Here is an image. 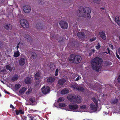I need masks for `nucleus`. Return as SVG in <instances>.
<instances>
[{"label":"nucleus","mask_w":120,"mask_h":120,"mask_svg":"<svg viewBox=\"0 0 120 120\" xmlns=\"http://www.w3.org/2000/svg\"><path fill=\"white\" fill-rule=\"evenodd\" d=\"M96 38L95 37L92 38L90 39V40L91 41H93L96 40Z\"/></svg>","instance_id":"42"},{"label":"nucleus","mask_w":120,"mask_h":120,"mask_svg":"<svg viewBox=\"0 0 120 120\" xmlns=\"http://www.w3.org/2000/svg\"><path fill=\"white\" fill-rule=\"evenodd\" d=\"M102 60L101 59L98 57H96L92 61L91 65L92 68L97 71H98L101 69V63Z\"/></svg>","instance_id":"2"},{"label":"nucleus","mask_w":120,"mask_h":120,"mask_svg":"<svg viewBox=\"0 0 120 120\" xmlns=\"http://www.w3.org/2000/svg\"><path fill=\"white\" fill-rule=\"evenodd\" d=\"M24 39L27 40V41L29 42H31L32 41V39L30 36L28 35H25L24 36Z\"/></svg>","instance_id":"16"},{"label":"nucleus","mask_w":120,"mask_h":120,"mask_svg":"<svg viewBox=\"0 0 120 120\" xmlns=\"http://www.w3.org/2000/svg\"><path fill=\"white\" fill-rule=\"evenodd\" d=\"M42 75L39 72L37 73L35 75V78L37 79H38L41 78V76Z\"/></svg>","instance_id":"21"},{"label":"nucleus","mask_w":120,"mask_h":120,"mask_svg":"<svg viewBox=\"0 0 120 120\" xmlns=\"http://www.w3.org/2000/svg\"><path fill=\"white\" fill-rule=\"evenodd\" d=\"M65 2L67 3H71V0H62Z\"/></svg>","instance_id":"36"},{"label":"nucleus","mask_w":120,"mask_h":120,"mask_svg":"<svg viewBox=\"0 0 120 120\" xmlns=\"http://www.w3.org/2000/svg\"><path fill=\"white\" fill-rule=\"evenodd\" d=\"M45 86H44L42 88V92L44 94H46L48 93L50 90V88L48 86H46L45 88Z\"/></svg>","instance_id":"11"},{"label":"nucleus","mask_w":120,"mask_h":120,"mask_svg":"<svg viewBox=\"0 0 120 120\" xmlns=\"http://www.w3.org/2000/svg\"><path fill=\"white\" fill-rule=\"evenodd\" d=\"M50 37H51V38H52L54 39V37L53 36H52V35H51L50 36Z\"/></svg>","instance_id":"57"},{"label":"nucleus","mask_w":120,"mask_h":120,"mask_svg":"<svg viewBox=\"0 0 120 120\" xmlns=\"http://www.w3.org/2000/svg\"><path fill=\"white\" fill-rule=\"evenodd\" d=\"M64 100V98L63 97H60L58 98L57 100V102H59L63 101Z\"/></svg>","instance_id":"26"},{"label":"nucleus","mask_w":120,"mask_h":120,"mask_svg":"<svg viewBox=\"0 0 120 120\" xmlns=\"http://www.w3.org/2000/svg\"><path fill=\"white\" fill-rule=\"evenodd\" d=\"M3 26L5 29L8 30H11L12 28V25L9 23H5L3 24Z\"/></svg>","instance_id":"10"},{"label":"nucleus","mask_w":120,"mask_h":120,"mask_svg":"<svg viewBox=\"0 0 120 120\" xmlns=\"http://www.w3.org/2000/svg\"><path fill=\"white\" fill-rule=\"evenodd\" d=\"M20 87V85L19 84H17L15 85V88L16 89H18Z\"/></svg>","instance_id":"31"},{"label":"nucleus","mask_w":120,"mask_h":120,"mask_svg":"<svg viewBox=\"0 0 120 120\" xmlns=\"http://www.w3.org/2000/svg\"><path fill=\"white\" fill-rule=\"evenodd\" d=\"M59 24L61 28L63 29H66L68 27V23L67 22L64 21L60 22Z\"/></svg>","instance_id":"7"},{"label":"nucleus","mask_w":120,"mask_h":120,"mask_svg":"<svg viewBox=\"0 0 120 120\" xmlns=\"http://www.w3.org/2000/svg\"><path fill=\"white\" fill-rule=\"evenodd\" d=\"M26 59L25 58L22 57L20 59L19 61V64L21 66L23 65L26 62Z\"/></svg>","instance_id":"14"},{"label":"nucleus","mask_w":120,"mask_h":120,"mask_svg":"<svg viewBox=\"0 0 120 120\" xmlns=\"http://www.w3.org/2000/svg\"><path fill=\"white\" fill-rule=\"evenodd\" d=\"M77 35L80 39H83L86 37L85 34L83 32H78L77 34Z\"/></svg>","instance_id":"12"},{"label":"nucleus","mask_w":120,"mask_h":120,"mask_svg":"<svg viewBox=\"0 0 120 120\" xmlns=\"http://www.w3.org/2000/svg\"><path fill=\"white\" fill-rule=\"evenodd\" d=\"M69 109L74 110L78 109L79 108L78 106L77 105H69Z\"/></svg>","instance_id":"13"},{"label":"nucleus","mask_w":120,"mask_h":120,"mask_svg":"<svg viewBox=\"0 0 120 120\" xmlns=\"http://www.w3.org/2000/svg\"><path fill=\"white\" fill-rule=\"evenodd\" d=\"M20 52L19 51L17 50L15 52L13 56L15 57H17L20 55Z\"/></svg>","instance_id":"22"},{"label":"nucleus","mask_w":120,"mask_h":120,"mask_svg":"<svg viewBox=\"0 0 120 120\" xmlns=\"http://www.w3.org/2000/svg\"><path fill=\"white\" fill-rule=\"evenodd\" d=\"M116 56L117 58L118 59H120V57H119V55H118V54H117V52H116Z\"/></svg>","instance_id":"49"},{"label":"nucleus","mask_w":120,"mask_h":120,"mask_svg":"<svg viewBox=\"0 0 120 120\" xmlns=\"http://www.w3.org/2000/svg\"><path fill=\"white\" fill-rule=\"evenodd\" d=\"M29 100L32 103L34 102L35 101V99L33 98H30Z\"/></svg>","instance_id":"34"},{"label":"nucleus","mask_w":120,"mask_h":120,"mask_svg":"<svg viewBox=\"0 0 120 120\" xmlns=\"http://www.w3.org/2000/svg\"><path fill=\"white\" fill-rule=\"evenodd\" d=\"M92 100L96 104V106L92 104H91L90 105V108L91 110L94 111H96L97 110V108L98 107V104L97 103L98 100L94 98H93Z\"/></svg>","instance_id":"5"},{"label":"nucleus","mask_w":120,"mask_h":120,"mask_svg":"<svg viewBox=\"0 0 120 120\" xmlns=\"http://www.w3.org/2000/svg\"><path fill=\"white\" fill-rule=\"evenodd\" d=\"M119 20V16H116L115 18V22H116Z\"/></svg>","instance_id":"41"},{"label":"nucleus","mask_w":120,"mask_h":120,"mask_svg":"<svg viewBox=\"0 0 120 120\" xmlns=\"http://www.w3.org/2000/svg\"><path fill=\"white\" fill-rule=\"evenodd\" d=\"M71 87L73 88L74 89H77L79 91H82L84 90V88H83L77 85L76 84L71 85Z\"/></svg>","instance_id":"8"},{"label":"nucleus","mask_w":120,"mask_h":120,"mask_svg":"<svg viewBox=\"0 0 120 120\" xmlns=\"http://www.w3.org/2000/svg\"><path fill=\"white\" fill-rule=\"evenodd\" d=\"M20 23L21 26L24 28H27L29 26L28 21L25 19H21L20 21Z\"/></svg>","instance_id":"6"},{"label":"nucleus","mask_w":120,"mask_h":120,"mask_svg":"<svg viewBox=\"0 0 120 120\" xmlns=\"http://www.w3.org/2000/svg\"><path fill=\"white\" fill-rule=\"evenodd\" d=\"M81 59V57L79 55H75L72 54L69 57V60L70 62L75 64L79 63Z\"/></svg>","instance_id":"3"},{"label":"nucleus","mask_w":120,"mask_h":120,"mask_svg":"<svg viewBox=\"0 0 120 120\" xmlns=\"http://www.w3.org/2000/svg\"><path fill=\"white\" fill-rule=\"evenodd\" d=\"M2 45V44L1 41H0V48L1 46Z\"/></svg>","instance_id":"55"},{"label":"nucleus","mask_w":120,"mask_h":120,"mask_svg":"<svg viewBox=\"0 0 120 120\" xmlns=\"http://www.w3.org/2000/svg\"><path fill=\"white\" fill-rule=\"evenodd\" d=\"M24 82L27 84H30L31 82V79L29 77H27L25 79Z\"/></svg>","instance_id":"19"},{"label":"nucleus","mask_w":120,"mask_h":120,"mask_svg":"<svg viewBox=\"0 0 120 120\" xmlns=\"http://www.w3.org/2000/svg\"><path fill=\"white\" fill-rule=\"evenodd\" d=\"M23 44V43L19 42L18 44V45H19V46L20 47L21 46H22Z\"/></svg>","instance_id":"43"},{"label":"nucleus","mask_w":120,"mask_h":120,"mask_svg":"<svg viewBox=\"0 0 120 120\" xmlns=\"http://www.w3.org/2000/svg\"><path fill=\"white\" fill-rule=\"evenodd\" d=\"M107 50L108 51V52H110V50L109 49V48H107Z\"/></svg>","instance_id":"60"},{"label":"nucleus","mask_w":120,"mask_h":120,"mask_svg":"<svg viewBox=\"0 0 120 120\" xmlns=\"http://www.w3.org/2000/svg\"><path fill=\"white\" fill-rule=\"evenodd\" d=\"M99 35L101 37L102 39L105 40L106 39V37L105 35V33L103 31L99 32Z\"/></svg>","instance_id":"15"},{"label":"nucleus","mask_w":120,"mask_h":120,"mask_svg":"<svg viewBox=\"0 0 120 120\" xmlns=\"http://www.w3.org/2000/svg\"><path fill=\"white\" fill-rule=\"evenodd\" d=\"M69 92V90L65 88L62 90L61 92V94H65L68 93Z\"/></svg>","instance_id":"20"},{"label":"nucleus","mask_w":120,"mask_h":120,"mask_svg":"<svg viewBox=\"0 0 120 120\" xmlns=\"http://www.w3.org/2000/svg\"><path fill=\"white\" fill-rule=\"evenodd\" d=\"M104 53H106L107 54H110V52H104Z\"/></svg>","instance_id":"53"},{"label":"nucleus","mask_w":120,"mask_h":120,"mask_svg":"<svg viewBox=\"0 0 120 120\" xmlns=\"http://www.w3.org/2000/svg\"><path fill=\"white\" fill-rule=\"evenodd\" d=\"M19 78V76L17 75H15L12 77L11 79V81L12 82L16 81Z\"/></svg>","instance_id":"18"},{"label":"nucleus","mask_w":120,"mask_h":120,"mask_svg":"<svg viewBox=\"0 0 120 120\" xmlns=\"http://www.w3.org/2000/svg\"><path fill=\"white\" fill-rule=\"evenodd\" d=\"M59 105L61 107H64L66 106L67 105L65 103H60L59 104Z\"/></svg>","instance_id":"30"},{"label":"nucleus","mask_w":120,"mask_h":120,"mask_svg":"<svg viewBox=\"0 0 120 120\" xmlns=\"http://www.w3.org/2000/svg\"><path fill=\"white\" fill-rule=\"evenodd\" d=\"M39 1H40V3H41V0H39Z\"/></svg>","instance_id":"61"},{"label":"nucleus","mask_w":120,"mask_h":120,"mask_svg":"<svg viewBox=\"0 0 120 120\" xmlns=\"http://www.w3.org/2000/svg\"><path fill=\"white\" fill-rule=\"evenodd\" d=\"M50 68L51 70L52 71L54 69V66L53 65H51L50 66Z\"/></svg>","instance_id":"38"},{"label":"nucleus","mask_w":120,"mask_h":120,"mask_svg":"<svg viewBox=\"0 0 120 120\" xmlns=\"http://www.w3.org/2000/svg\"><path fill=\"white\" fill-rule=\"evenodd\" d=\"M32 91V89L31 88H30L28 90V91L26 92V94H29Z\"/></svg>","instance_id":"37"},{"label":"nucleus","mask_w":120,"mask_h":120,"mask_svg":"<svg viewBox=\"0 0 120 120\" xmlns=\"http://www.w3.org/2000/svg\"><path fill=\"white\" fill-rule=\"evenodd\" d=\"M10 108H12V109H14L15 108H14L13 106L11 104L10 105Z\"/></svg>","instance_id":"52"},{"label":"nucleus","mask_w":120,"mask_h":120,"mask_svg":"<svg viewBox=\"0 0 120 120\" xmlns=\"http://www.w3.org/2000/svg\"><path fill=\"white\" fill-rule=\"evenodd\" d=\"M1 94H0V97H1Z\"/></svg>","instance_id":"64"},{"label":"nucleus","mask_w":120,"mask_h":120,"mask_svg":"<svg viewBox=\"0 0 120 120\" xmlns=\"http://www.w3.org/2000/svg\"><path fill=\"white\" fill-rule=\"evenodd\" d=\"M19 45H18H18H17V50H18V48H19Z\"/></svg>","instance_id":"56"},{"label":"nucleus","mask_w":120,"mask_h":120,"mask_svg":"<svg viewBox=\"0 0 120 120\" xmlns=\"http://www.w3.org/2000/svg\"><path fill=\"white\" fill-rule=\"evenodd\" d=\"M5 0H0V4H2L3 3Z\"/></svg>","instance_id":"51"},{"label":"nucleus","mask_w":120,"mask_h":120,"mask_svg":"<svg viewBox=\"0 0 120 120\" xmlns=\"http://www.w3.org/2000/svg\"><path fill=\"white\" fill-rule=\"evenodd\" d=\"M10 57V55H8V57Z\"/></svg>","instance_id":"63"},{"label":"nucleus","mask_w":120,"mask_h":120,"mask_svg":"<svg viewBox=\"0 0 120 120\" xmlns=\"http://www.w3.org/2000/svg\"><path fill=\"white\" fill-rule=\"evenodd\" d=\"M63 38L61 37H60L58 41L59 42L62 41L63 40Z\"/></svg>","instance_id":"46"},{"label":"nucleus","mask_w":120,"mask_h":120,"mask_svg":"<svg viewBox=\"0 0 120 120\" xmlns=\"http://www.w3.org/2000/svg\"><path fill=\"white\" fill-rule=\"evenodd\" d=\"M69 100L71 102H76L79 103L81 102V99L80 97L76 96L75 95H69L67 97Z\"/></svg>","instance_id":"4"},{"label":"nucleus","mask_w":120,"mask_h":120,"mask_svg":"<svg viewBox=\"0 0 120 120\" xmlns=\"http://www.w3.org/2000/svg\"><path fill=\"white\" fill-rule=\"evenodd\" d=\"M15 111L16 112V114L17 115L19 114V113L22 114H23V112H22V110H17Z\"/></svg>","instance_id":"28"},{"label":"nucleus","mask_w":120,"mask_h":120,"mask_svg":"<svg viewBox=\"0 0 120 120\" xmlns=\"http://www.w3.org/2000/svg\"><path fill=\"white\" fill-rule=\"evenodd\" d=\"M116 22L119 25H120V20Z\"/></svg>","instance_id":"48"},{"label":"nucleus","mask_w":120,"mask_h":120,"mask_svg":"<svg viewBox=\"0 0 120 120\" xmlns=\"http://www.w3.org/2000/svg\"><path fill=\"white\" fill-rule=\"evenodd\" d=\"M4 91L7 94H9V93H8V92L6 90H4Z\"/></svg>","instance_id":"58"},{"label":"nucleus","mask_w":120,"mask_h":120,"mask_svg":"<svg viewBox=\"0 0 120 120\" xmlns=\"http://www.w3.org/2000/svg\"><path fill=\"white\" fill-rule=\"evenodd\" d=\"M28 117L30 118L31 119L30 120H33V118H34V117L31 114H29Z\"/></svg>","instance_id":"39"},{"label":"nucleus","mask_w":120,"mask_h":120,"mask_svg":"<svg viewBox=\"0 0 120 120\" xmlns=\"http://www.w3.org/2000/svg\"><path fill=\"white\" fill-rule=\"evenodd\" d=\"M6 68L8 70H9L10 71H12L11 68L8 65H6Z\"/></svg>","instance_id":"32"},{"label":"nucleus","mask_w":120,"mask_h":120,"mask_svg":"<svg viewBox=\"0 0 120 120\" xmlns=\"http://www.w3.org/2000/svg\"><path fill=\"white\" fill-rule=\"evenodd\" d=\"M75 76L76 77H77L76 79L75 80V81H78L81 78V77H80V76L77 74L75 75Z\"/></svg>","instance_id":"33"},{"label":"nucleus","mask_w":120,"mask_h":120,"mask_svg":"<svg viewBox=\"0 0 120 120\" xmlns=\"http://www.w3.org/2000/svg\"><path fill=\"white\" fill-rule=\"evenodd\" d=\"M119 52L120 54V48L118 49Z\"/></svg>","instance_id":"59"},{"label":"nucleus","mask_w":120,"mask_h":120,"mask_svg":"<svg viewBox=\"0 0 120 120\" xmlns=\"http://www.w3.org/2000/svg\"><path fill=\"white\" fill-rule=\"evenodd\" d=\"M80 109H83L86 108V105H82L80 106Z\"/></svg>","instance_id":"35"},{"label":"nucleus","mask_w":120,"mask_h":120,"mask_svg":"<svg viewBox=\"0 0 120 120\" xmlns=\"http://www.w3.org/2000/svg\"><path fill=\"white\" fill-rule=\"evenodd\" d=\"M31 8V7L30 6L26 5L23 6V10L25 13H29L30 12Z\"/></svg>","instance_id":"9"},{"label":"nucleus","mask_w":120,"mask_h":120,"mask_svg":"<svg viewBox=\"0 0 120 120\" xmlns=\"http://www.w3.org/2000/svg\"><path fill=\"white\" fill-rule=\"evenodd\" d=\"M94 4H100L101 3V0H92Z\"/></svg>","instance_id":"27"},{"label":"nucleus","mask_w":120,"mask_h":120,"mask_svg":"<svg viewBox=\"0 0 120 120\" xmlns=\"http://www.w3.org/2000/svg\"><path fill=\"white\" fill-rule=\"evenodd\" d=\"M26 88L25 87H23L22 89H21L20 91L19 92L20 93L22 94L24 92L26 91Z\"/></svg>","instance_id":"25"},{"label":"nucleus","mask_w":120,"mask_h":120,"mask_svg":"<svg viewBox=\"0 0 120 120\" xmlns=\"http://www.w3.org/2000/svg\"><path fill=\"white\" fill-rule=\"evenodd\" d=\"M79 11V12L77 14L78 16L83 17L85 18L90 17V13L91 10L88 7L84 8L82 7H80Z\"/></svg>","instance_id":"1"},{"label":"nucleus","mask_w":120,"mask_h":120,"mask_svg":"<svg viewBox=\"0 0 120 120\" xmlns=\"http://www.w3.org/2000/svg\"><path fill=\"white\" fill-rule=\"evenodd\" d=\"M22 120H26V117L25 116H22Z\"/></svg>","instance_id":"40"},{"label":"nucleus","mask_w":120,"mask_h":120,"mask_svg":"<svg viewBox=\"0 0 120 120\" xmlns=\"http://www.w3.org/2000/svg\"><path fill=\"white\" fill-rule=\"evenodd\" d=\"M14 4H15V7L17 8L18 7L17 4H16L15 3L14 4H13V5H14Z\"/></svg>","instance_id":"54"},{"label":"nucleus","mask_w":120,"mask_h":120,"mask_svg":"<svg viewBox=\"0 0 120 120\" xmlns=\"http://www.w3.org/2000/svg\"><path fill=\"white\" fill-rule=\"evenodd\" d=\"M109 47L111 48L112 49H113V47L112 45L111 44H109Z\"/></svg>","instance_id":"45"},{"label":"nucleus","mask_w":120,"mask_h":120,"mask_svg":"<svg viewBox=\"0 0 120 120\" xmlns=\"http://www.w3.org/2000/svg\"><path fill=\"white\" fill-rule=\"evenodd\" d=\"M101 9H103V10H104V8H101Z\"/></svg>","instance_id":"62"},{"label":"nucleus","mask_w":120,"mask_h":120,"mask_svg":"<svg viewBox=\"0 0 120 120\" xmlns=\"http://www.w3.org/2000/svg\"><path fill=\"white\" fill-rule=\"evenodd\" d=\"M100 46L99 45H98L96 46L95 47L97 49H98L100 48Z\"/></svg>","instance_id":"47"},{"label":"nucleus","mask_w":120,"mask_h":120,"mask_svg":"<svg viewBox=\"0 0 120 120\" xmlns=\"http://www.w3.org/2000/svg\"><path fill=\"white\" fill-rule=\"evenodd\" d=\"M118 101V100L117 99H115L112 100L111 102V103L112 104H114L117 103Z\"/></svg>","instance_id":"29"},{"label":"nucleus","mask_w":120,"mask_h":120,"mask_svg":"<svg viewBox=\"0 0 120 120\" xmlns=\"http://www.w3.org/2000/svg\"><path fill=\"white\" fill-rule=\"evenodd\" d=\"M118 82L120 83V75L118 78Z\"/></svg>","instance_id":"50"},{"label":"nucleus","mask_w":120,"mask_h":120,"mask_svg":"<svg viewBox=\"0 0 120 120\" xmlns=\"http://www.w3.org/2000/svg\"><path fill=\"white\" fill-rule=\"evenodd\" d=\"M30 56L32 59H35L37 57V55L34 52H31L30 53Z\"/></svg>","instance_id":"17"},{"label":"nucleus","mask_w":120,"mask_h":120,"mask_svg":"<svg viewBox=\"0 0 120 120\" xmlns=\"http://www.w3.org/2000/svg\"><path fill=\"white\" fill-rule=\"evenodd\" d=\"M58 82L59 84L62 85L65 82V80L64 79H62L59 80L58 81Z\"/></svg>","instance_id":"24"},{"label":"nucleus","mask_w":120,"mask_h":120,"mask_svg":"<svg viewBox=\"0 0 120 120\" xmlns=\"http://www.w3.org/2000/svg\"><path fill=\"white\" fill-rule=\"evenodd\" d=\"M58 69L57 68L55 71V75L56 76H57L58 75Z\"/></svg>","instance_id":"44"},{"label":"nucleus","mask_w":120,"mask_h":120,"mask_svg":"<svg viewBox=\"0 0 120 120\" xmlns=\"http://www.w3.org/2000/svg\"><path fill=\"white\" fill-rule=\"evenodd\" d=\"M55 80V78L54 77H50L48 78L47 79V81L50 83H51L53 82Z\"/></svg>","instance_id":"23"}]
</instances>
